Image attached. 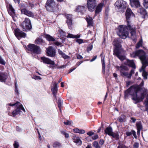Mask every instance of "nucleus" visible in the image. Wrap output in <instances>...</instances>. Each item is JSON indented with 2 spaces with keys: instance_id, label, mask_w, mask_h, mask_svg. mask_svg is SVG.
<instances>
[{
  "instance_id": "f257e3e1",
  "label": "nucleus",
  "mask_w": 148,
  "mask_h": 148,
  "mask_svg": "<svg viewBox=\"0 0 148 148\" xmlns=\"http://www.w3.org/2000/svg\"><path fill=\"white\" fill-rule=\"evenodd\" d=\"M135 14L131 10L127 8L125 12V16L127 23V28L125 25H120L119 27V32L118 34L121 38L125 39L128 36L127 30L129 29L130 32L131 37L134 41L136 40V35L135 27L132 25L130 21V18L132 16H134Z\"/></svg>"
},
{
  "instance_id": "f03ea898",
  "label": "nucleus",
  "mask_w": 148,
  "mask_h": 148,
  "mask_svg": "<svg viewBox=\"0 0 148 148\" xmlns=\"http://www.w3.org/2000/svg\"><path fill=\"white\" fill-rule=\"evenodd\" d=\"M145 94V92H141V89L139 86L133 85L125 91V97L126 98L129 95H131L133 100L142 101L144 98Z\"/></svg>"
},
{
  "instance_id": "7ed1b4c3",
  "label": "nucleus",
  "mask_w": 148,
  "mask_h": 148,
  "mask_svg": "<svg viewBox=\"0 0 148 148\" xmlns=\"http://www.w3.org/2000/svg\"><path fill=\"white\" fill-rule=\"evenodd\" d=\"M116 68L119 71L120 75L121 76L125 77L128 79L131 78V75L129 73L127 72L129 69L126 66L123 65H122L120 66H116Z\"/></svg>"
},
{
  "instance_id": "20e7f679",
  "label": "nucleus",
  "mask_w": 148,
  "mask_h": 148,
  "mask_svg": "<svg viewBox=\"0 0 148 148\" xmlns=\"http://www.w3.org/2000/svg\"><path fill=\"white\" fill-rule=\"evenodd\" d=\"M116 68L119 71L120 75L121 76L125 77L128 79L131 78V75L129 73L127 72L129 69L126 66L123 65H122L120 66H116Z\"/></svg>"
},
{
  "instance_id": "39448f33",
  "label": "nucleus",
  "mask_w": 148,
  "mask_h": 148,
  "mask_svg": "<svg viewBox=\"0 0 148 148\" xmlns=\"http://www.w3.org/2000/svg\"><path fill=\"white\" fill-rule=\"evenodd\" d=\"M130 55L133 58L138 57L142 62L144 60L146 57L145 53L142 50H140L133 52Z\"/></svg>"
},
{
  "instance_id": "423d86ee",
  "label": "nucleus",
  "mask_w": 148,
  "mask_h": 148,
  "mask_svg": "<svg viewBox=\"0 0 148 148\" xmlns=\"http://www.w3.org/2000/svg\"><path fill=\"white\" fill-rule=\"evenodd\" d=\"M27 49L32 53L37 54H40L41 52L40 47L34 44H29Z\"/></svg>"
},
{
  "instance_id": "0eeeda50",
  "label": "nucleus",
  "mask_w": 148,
  "mask_h": 148,
  "mask_svg": "<svg viewBox=\"0 0 148 148\" xmlns=\"http://www.w3.org/2000/svg\"><path fill=\"white\" fill-rule=\"evenodd\" d=\"M45 6L47 11L53 12L56 7L54 0H47L45 5Z\"/></svg>"
},
{
  "instance_id": "6e6552de",
  "label": "nucleus",
  "mask_w": 148,
  "mask_h": 148,
  "mask_svg": "<svg viewBox=\"0 0 148 148\" xmlns=\"http://www.w3.org/2000/svg\"><path fill=\"white\" fill-rule=\"evenodd\" d=\"M21 27L23 31H26L27 30H30L32 28V26L30 21L28 18H25L21 24Z\"/></svg>"
},
{
  "instance_id": "1a4fd4ad",
  "label": "nucleus",
  "mask_w": 148,
  "mask_h": 148,
  "mask_svg": "<svg viewBox=\"0 0 148 148\" xmlns=\"http://www.w3.org/2000/svg\"><path fill=\"white\" fill-rule=\"evenodd\" d=\"M127 3L123 0L117 1L115 4V5L119 9L120 12H123L125 8Z\"/></svg>"
},
{
  "instance_id": "9d476101",
  "label": "nucleus",
  "mask_w": 148,
  "mask_h": 148,
  "mask_svg": "<svg viewBox=\"0 0 148 148\" xmlns=\"http://www.w3.org/2000/svg\"><path fill=\"white\" fill-rule=\"evenodd\" d=\"M121 40L120 38H116L112 42L113 45L115 47L114 51L116 50H121Z\"/></svg>"
},
{
  "instance_id": "9b49d317",
  "label": "nucleus",
  "mask_w": 148,
  "mask_h": 148,
  "mask_svg": "<svg viewBox=\"0 0 148 148\" xmlns=\"http://www.w3.org/2000/svg\"><path fill=\"white\" fill-rule=\"evenodd\" d=\"M88 8L89 11L92 12L97 5L96 0H88Z\"/></svg>"
},
{
  "instance_id": "f8f14e48",
  "label": "nucleus",
  "mask_w": 148,
  "mask_h": 148,
  "mask_svg": "<svg viewBox=\"0 0 148 148\" xmlns=\"http://www.w3.org/2000/svg\"><path fill=\"white\" fill-rule=\"evenodd\" d=\"M41 59L42 61L44 63L51 64V65L49 66L50 68L53 69L55 67V63L54 62L48 58L41 57Z\"/></svg>"
},
{
  "instance_id": "ddd939ff",
  "label": "nucleus",
  "mask_w": 148,
  "mask_h": 148,
  "mask_svg": "<svg viewBox=\"0 0 148 148\" xmlns=\"http://www.w3.org/2000/svg\"><path fill=\"white\" fill-rule=\"evenodd\" d=\"M113 52L114 55L116 56L121 60L122 61L125 59V56L121 54V50H116L113 51Z\"/></svg>"
},
{
  "instance_id": "4468645a",
  "label": "nucleus",
  "mask_w": 148,
  "mask_h": 148,
  "mask_svg": "<svg viewBox=\"0 0 148 148\" xmlns=\"http://www.w3.org/2000/svg\"><path fill=\"white\" fill-rule=\"evenodd\" d=\"M47 53L48 56L53 57L55 55V50L52 47L49 46L47 49Z\"/></svg>"
},
{
  "instance_id": "2eb2a0df",
  "label": "nucleus",
  "mask_w": 148,
  "mask_h": 148,
  "mask_svg": "<svg viewBox=\"0 0 148 148\" xmlns=\"http://www.w3.org/2000/svg\"><path fill=\"white\" fill-rule=\"evenodd\" d=\"M14 34L19 39V37H25L26 34L20 30L19 29H17L14 31Z\"/></svg>"
},
{
  "instance_id": "dca6fc26",
  "label": "nucleus",
  "mask_w": 148,
  "mask_h": 148,
  "mask_svg": "<svg viewBox=\"0 0 148 148\" xmlns=\"http://www.w3.org/2000/svg\"><path fill=\"white\" fill-rule=\"evenodd\" d=\"M66 16L67 19L66 21V23L67 24L69 29H71L72 28L71 25L72 24V15L71 14H67L66 15Z\"/></svg>"
},
{
  "instance_id": "f3484780",
  "label": "nucleus",
  "mask_w": 148,
  "mask_h": 148,
  "mask_svg": "<svg viewBox=\"0 0 148 148\" xmlns=\"http://www.w3.org/2000/svg\"><path fill=\"white\" fill-rule=\"evenodd\" d=\"M21 12L22 14H25L28 16L33 17L34 16V14L32 12L25 8L22 9L21 10Z\"/></svg>"
},
{
  "instance_id": "a211bd4d",
  "label": "nucleus",
  "mask_w": 148,
  "mask_h": 148,
  "mask_svg": "<svg viewBox=\"0 0 148 148\" xmlns=\"http://www.w3.org/2000/svg\"><path fill=\"white\" fill-rule=\"evenodd\" d=\"M20 106H18L17 107H16V109L12 112V115H11L10 112H9L8 114V115L10 116L14 117L18 114H19L21 112L20 110H22L21 108L20 107Z\"/></svg>"
},
{
  "instance_id": "6ab92c4d",
  "label": "nucleus",
  "mask_w": 148,
  "mask_h": 148,
  "mask_svg": "<svg viewBox=\"0 0 148 148\" xmlns=\"http://www.w3.org/2000/svg\"><path fill=\"white\" fill-rule=\"evenodd\" d=\"M72 139L74 142L77 145H80L82 143V142L78 136L75 135H73Z\"/></svg>"
},
{
  "instance_id": "aec40b11",
  "label": "nucleus",
  "mask_w": 148,
  "mask_h": 148,
  "mask_svg": "<svg viewBox=\"0 0 148 148\" xmlns=\"http://www.w3.org/2000/svg\"><path fill=\"white\" fill-rule=\"evenodd\" d=\"M58 90V87L56 83L55 82L53 85V87L52 88L51 90L53 97L57 99L56 94Z\"/></svg>"
},
{
  "instance_id": "412c9836",
  "label": "nucleus",
  "mask_w": 148,
  "mask_h": 148,
  "mask_svg": "<svg viewBox=\"0 0 148 148\" xmlns=\"http://www.w3.org/2000/svg\"><path fill=\"white\" fill-rule=\"evenodd\" d=\"M86 7L84 6L78 5L77 6L75 11L76 12L83 13L86 11Z\"/></svg>"
},
{
  "instance_id": "4be33fe9",
  "label": "nucleus",
  "mask_w": 148,
  "mask_h": 148,
  "mask_svg": "<svg viewBox=\"0 0 148 148\" xmlns=\"http://www.w3.org/2000/svg\"><path fill=\"white\" fill-rule=\"evenodd\" d=\"M130 4L132 7H134L135 6L136 8L140 7V2L138 0H130Z\"/></svg>"
},
{
  "instance_id": "5701e85b",
  "label": "nucleus",
  "mask_w": 148,
  "mask_h": 148,
  "mask_svg": "<svg viewBox=\"0 0 148 148\" xmlns=\"http://www.w3.org/2000/svg\"><path fill=\"white\" fill-rule=\"evenodd\" d=\"M7 106H15L16 107H17L18 106H20V107L21 108V110L24 112H25V111L24 109V108L23 107V105L21 104L19 102H17L16 103H9L7 105Z\"/></svg>"
},
{
  "instance_id": "b1692460",
  "label": "nucleus",
  "mask_w": 148,
  "mask_h": 148,
  "mask_svg": "<svg viewBox=\"0 0 148 148\" xmlns=\"http://www.w3.org/2000/svg\"><path fill=\"white\" fill-rule=\"evenodd\" d=\"M141 15L143 16V17L145 18L147 15L146 11L143 8L140 7L137 11Z\"/></svg>"
},
{
  "instance_id": "393cba45",
  "label": "nucleus",
  "mask_w": 148,
  "mask_h": 148,
  "mask_svg": "<svg viewBox=\"0 0 148 148\" xmlns=\"http://www.w3.org/2000/svg\"><path fill=\"white\" fill-rule=\"evenodd\" d=\"M9 14L12 17L14 16L15 13V10L13 8L12 5L10 4L8 10Z\"/></svg>"
},
{
  "instance_id": "a878e982",
  "label": "nucleus",
  "mask_w": 148,
  "mask_h": 148,
  "mask_svg": "<svg viewBox=\"0 0 148 148\" xmlns=\"http://www.w3.org/2000/svg\"><path fill=\"white\" fill-rule=\"evenodd\" d=\"M103 5V4L102 3H101L98 4L95 11V14L96 15L98 14L101 11Z\"/></svg>"
},
{
  "instance_id": "bb28decb",
  "label": "nucleus",
  "mask_w": 148,
  "mask_h": 148,
  "mask_svg": "<svg viewBox=\"0 0 148 148\" xmlns=\"http://www.w3.org/2000/svg\"><path fill=\"white\" fill-rule=\"evenodd\" d=\"M8 77L5 73H0V81L1 82H4Z\"/></svg>"
},
{
  "instance_id": "cd10ccee",
  "label": "nucleus",
  "mask_w": 148,
  "mask_h": 148,
  "mask_svg": "<svg viewBox=\"0 0 148 148\" xmlns=\"http://www.w3.org/2000/svg\"><path fill=\"white\" fill-rule=\"evenodd\" d=\"M103 54V53L102 52L100 56L101 57V63L102 65V72L104 74L105 73V65L104 62V57L102 55Z\"/></svg>"
},
{
  "instance_id": "c85d7f7f",
  "label": "nucleus",
  "mask_w": 148,
  "mask_h": 148,
  "mask_svg": "<svg viewBox=\"0 0 148 148\" xmlns=\"http://www.w3.org/2000/svg\"><path fill=\"white\" fill-rule=\"evenodd\" d=\"M104 132L106 134L110 136L113 132L112 127H107L105 130Z\"/></svg>"
},
{
  "instance_id": "c756f323",
  "label": "nucleus",
  "mask_w": 148,
  "mask_h": 148,
  "mask_svg": "<svg viewBox=\"0 0 148 148\" xmlns=\"http://www.w3.org/2000/svg\"><path fill=\"white\" fill-rule=\"evenodd\" d=\"M132 134L135 138H137V136L136 134V132L134 130H132L131 132H127L126 133V135L127 136H130Z\"/></svg>"
},
{
  "instance_id": "7c9ffc66",
  "label": "nucleus",
  "mask_w": 148,
  "mask_h": 148,
  "mask_svg": "<svg viewBox=\"0 0 148 148\" xmlns=\"http://www.w3.org/2000/svg\"><path fill=\"white\" fill-rule=\"evenodd\" d=\"M127 64L130 66L132 67L134 69L136 68L135 65L134 63L133 60H127Z\"/></svg>"
},
{
  "instance_id": "2f4dec72",
  "label": "nucleus",
  "mask_w": 148,
  "mask_h": 148,
  "mask_svg": "<svg viewBox=\"0 0 148 148\" xmlns=\"http://www.w3.org/2000/svg\"><path fill=\"white\" fill-rule=\"evenodd\" d=\"M44 43V40L41 38H37L35 40V43L37 45H42Z\"/></svg>"
},
{
  "instance_id": "473e14b6",
  "label": "nucleus",
  "mask_w": 148,
  "mask_h": 148,
  "mask_svg": "<svg viewBox=\"0 0 148 148\" xmlns=\"http://www.w3.org/2000/svg\"><path fill=\"white\" fill-rule=\"evenodd\" d=\"M110 136H112V137L115 138L116 140H118L119 138V135L118 132H113Z\"/></svg>"
},
{
  "instance_id": "72a5a7b5",
  "label": "nucleus",
  "mask_w": 148,
  "mask_h": 148,
  "mask_svg": "<svg viewBox=\"0 0 148 148\" xmlns=\"http://www.w3.org/2000/svg\"><path fill=\"white\" fill-rule=\"evenodd\" d=\"M45 38L49 41H54L55 40V39L53 37L48 34L45 35Z\"/></svg>"
},
{
  "instance_id": "f704fd0d",
  "label": "nucleus",
  "mask_w": 148,
  "mask_h": 148,
  "mask_svg": "<svg viewBox=\"0 0 148 148\" xmlns=\"http://www.w3.org/2000/svg\"><path fill=\"white\" fill-rule=\"evenodd\" d=\"M145 67H143V66H142V69L143 70V73L142 75L144 77V79H147V73L144 70V69Z\"/></svg>"
},
{
  "instance_id": "c9c22d12",
  "label": "nucleus",
  "mask_w": 148,
  "mask_h": 148,
  "mask_svg": "<svg viewBox=\"0 0 148 148\" xmlns=\"http://www.w3.org/2000/svg\"><path fill=\"white\" fill-rule=\"evenodd\" d=\"M86 20L88 26L92 25L93 22L92 18L90 17H87L86 18Z\"/></svg>"
},
{
  "instance_id": "e433bc0d",
  "label": "nucleus",
  "mask_w": 148,
  "mask_h": 148,
  "mask_svg": "<svg viewBox=\"0 0 148 148\" xmlns=\"http://www.w3.org/2000/svg\"><path fill=\"white\" fill-rule=\"evenodd\" d=\"M68 35L66 36L67 38H79L80 37V36L79 35H74L73 34H70L69 33H68Z\"/></svg>"
},
{
  "instance_id": "4c0bfd02",
  "label": "nucleus",
  "mask_w": 148,
  "mask_h": 148,
  "mask_svg": "<svg viewBox=\"0 0 148 148\" xmlns=\"http://www.w3.org/2000/svg\"><path fill=\"white\" fill-rule=\"evenodd\" d=\"M58 53L59 54L61 55L62 57L64 59H67L68 58L69 56L66 55L62 51L59 50H58Z\"/></svg>"
},
{
  "instance_id": "58836bf2",
  "label": "nucleus",
  "mask_w": 148,
  "mask_h": 148,
  "mask_svg": "<svg viewBox=\"0 0 148 148\" xmlns=\"http://www.w3.org/2000/svg\"><path fill=\"white\" fill-rule=\"evenodd\" d=\"M54 148H60L61 146V144L58 142H56L53 144Z\"/></svg>"
},
{
  "instance_id": "ea45409f",
  "label": "nucleus",
  "mask_w": 148,
  "mask_h": 148,
  "mask_svg": "<svg viewBox=\"0 0 148 148\" xmlns=\"http://www.w3.org/2000/svg\"><path fill=\"white\" fill-rule=\"evenodd\" d=\"M59 33L60 37L61 38H63L65 36L66 33L62 29H60L59 30Z\"/></svg>"
},
{
  "instance_id": "a19ab883",
  "label": "nucleus",
  "mask_w": 148,
  "mask_h": 148,
  "mask_svg": "<svg viewBox=\"0 0 148 148\" xmlns=\"http://www.w3.org/2000/svg\"><path fill=\"white\" fill-rule=\"evenodd\" d=\"M142 63L143 65H145V67L148 65V58H147L145 57L144 60L142 61Z\"/></svg>"
},
{
  "instance_id": "79ce46f5",
  "label": "nucleus",
  "mask_w": 148,
  "mask_h": 148,
  "mask_svg": "<svg viewBox=\"0 0 148 148\" xmlns=\"http://www.w3.org/2000/svg\"><path fill=\"white\" fill-rule=\"evenodd\" d=\"M137 130H141L143 128L140 122H137L136 123Z\"/></svg>"
},
{
  "instance_id": "37998d69",
  "label": "nucleus",
  "mask_w": 148,
  "mask_h": 148,
  "mask_svg": "<svg viewBox=\"0 0 148 148\" xmlns=\"http://www.w3.org/2000/svg\"><path fill=\"white\" fill-rule=\"evenodd\" d=\"M125 118V116L124 115H121L118 118L119 121L120 122H122L124 121Z\"/></svg>"
},
{
  "instance_id": "c03bdc74",
  "label": "nucleus",
  "mask_w": 148,
  "mask_h": 148,
  "mask_svg": "<svg viewBox=\"0 0 148 148\" xmlns=\"http://www.w3.org/2000/svg\"><path fill=\"white\" fill-rule=\"evenodd\" d=\"M145 105L146 107V110H147L148 114V96L147 97V98L146 100L145 101Z\"/></svg>"
},
{
  "instance_id": "a18cd8bd",
  "label": "nucleus",
  "mask_w": 148,
  "mask_h": 148,
  "mask_svg": "<svg viewBox=\"0 0 148 148\" xmlns=\"http://www.w3.org/2000/svg\"><path fill=\"white\" fill-rule=\"evenodd\" d=\"M58 107L59 108L60 110H61L62 105V102L61 100L60 99V98H59L58 101Z\"/></svg>"
},
{
  "instance_id": "49530a36",
  "label": "nucleus",
  "mask_w": 148,
  "mask_h": 148,
  "mask_svg": "<svg viewBox=\"0 0 148 148\" xmlns=\"http://www.w3.org/2000/svg\"><path fill=\"white\" fill-rule=\"evenodd\" d=\"M142 40H141L139 41L136 46V48L137 49L139 48L140 47L142 46Z\"/></svg>"
},
{
  "instance_id": "de8ad7c7",
  "label": "nucleus",
  "mask_w": 148,
  "mask_h": 148,
  "mask_svg": "<svg viewBox=\"0 0 148 148\" xmlns=\"http://www.w3.org/2000/svg\"><path fill=\"white\" fill-rule=\"evenodd\" d=\"M15 92L16 94L17 95L19 94V92L18 91V88L17 87V82H15Z\"/></svg>"
},
{
  "instance_id": "09e8293b",
  "label": "nucleus",
  "mask_w": 148,
  "mask_h": 148,
  "mask_svg": "<svg viewBox=\"0 0 148 148\" xmlns=\"http://www.w3.org/2000/svg\"><path fill=\"white\" fill-rule=\"evenodd\" d=\"M93 146L96 148H100V147L99 145L98 142L97 141H95L93 143Z\"/></svg>"
},
{
  "instance_id": "8fccbe9b",
  "label": "nucleus",
  "mask_w": 148,
  "mask_h": 148,
  "mask_svg": "<svg viewBox=\"0 0 148 148\" xmlns=\"http://www.w3.org/2000/svg\"><path fill=\"white\" fill-rule=\"evenodd\" d=\"M144 3H143L144 7L146 8H148V0H144Z\"/></svg>"
},
{
  "instance_id": "3c124183",
  "label": "nucleus",
  "mask_w": 148,
  "mask_h": 148,
  "mask_svg": "<svg viewBox=\"0 0 148 148\" xmlns=\"http://www.w3.org/2000/svg\"><path fill=\"white\" fill-rule=\"evenodd\" d=\"M0 64L3 65H5V61L2 58L1 56H0Z\"/></svg>"
},
{
  "instance_id": "603ef678",
  "label": "nucleus",
  "mask_w": 148,
  "mask_h": 148,
  "mask_svg": "<svg viewBox=\"0 0 148 148\" xmlns=\"http://www.w3.org/2000/svg\"><path fill=\"white\" fill-rule=\"evenodd\" d=\"M13 145L14 148H18L19 146L18 143L16 141L14 142Z\"/></svg>"
},
{
  "instance_id": "864d4df0",
  "label": "nucleus",
  "mask_w": 148,
  "mask_h": 148,
  "mask_svg": "<svg viewBox=\"0 0 148 148\" xmlns=\"http://www.w3.org/2000/svg\"><path fill=\"white\" fill-rule=\"evenodd\" d=\"M32 78L35 80L41 79V78L38 76H34L32 77Z\"/></svg>"
},
{
  "instance_id": "5fc2aeb1",
  "label": "nucleus",
  "mask_w": 148,
  "mask_h": 148,
  "mask_svg": "<svg viewBox=\"0 0 148 148\" xmlns=\"http://www.w3.org/2000/svg\"><path fill=\"white\" fill-rule=\"evenodd\" d=\"M54 43L55 45L57 46H62V43L58 41L55 42Z\"/></svg>"
},
{
  "instance_id": "6e6d98bb",
  "label": "nucleus",
  "mask_w": 148,
  "mask_h": 148,
  "mask_svg": "<svg viewBox=\"0 0 148 148\" xmlns=\"http://www.w3.org/2000/svg\"><path fill=\"white\" fill-rule=\"evenodd\" d=\"M139 144L137 142L134 143V148H138L139 146Z\"/></svg>"
},
{
  "instance_id": "4d7b16f0",
  "label": "nucleus",
  "mask_w": 148,
  "mask_h": 148,
  "mask_svg": "<svg viewBox=\"0 0 148 148\" xmlns=\"http://www.w3.org/2000/svg\"><path fill=\"white\" fill-rule=\"evenodd\" d=\"M134 69L133 68V69L131 70L130 73H129L130 75H131V77L132 75L134 73V69Z\"/></svg>"
},
{
  "instance_id": "13d9d810",
  "label": "nucleus",
  "mask_w": 148,
  "mask_h": 148,
  "mask_svg": "<svg viewBox=\"0 0 148 148\" xmlns=\"http://www.w3.org/2000/svg\"><path fill=\"white\" fill-rule=\"evenodd\" d=\"M119 145L118 146L117 148H125V146L122 144H120V143H119Z\"/></svg>"
},
{
  "instance_id": "bf43d9fd",
  "label": "nucleus",
  "mask_w": 148,
  "mask_h": 148,
  "mask_svg": "<svg viewBox=\"0 0 148 148\" xmlns=\"http://www.w3.org/2000/svg\"><path fill=\"white\" fill-rule=\"evenodd\" d=\"M85 132V131L83 130H79L78 133L79 134H83Z\"/></svg>"
},
{
  "instance_id": "052dcab7",
  "label": "nucleus",
  "mask_w": 148,
  "mask_h": 148,
  "mask_svg": "<svg viewBox=\"0 0 148 148\" xmlns=\"http://www.w3.org/2000/svg\"><path fill=\"white\" fill-rule=\"evenodd\" d=\"M64 123L66 125H69L71 124V122L69 121H67V122H64Z\"/></svg>"
},
{
  "instance_id": "680f3d73",
  "label": "nucleus",
  "mask_w": 148,
  "mask_h": 148,
  "mask_svg": "<svg viewBox=\"0 0 148 148\" xmlns=\"http://www.w3.org/2000/svg\"><path fill=\"white\" fill-rule=\"evenodd\" d=\"M77 42L80 44L83 42V40L82 39H79L77 40Z\"/></svg>"
},
{
  "instance_id": "e2e57ef3",
  "label": "nucleus",
  "mask_w": 148,
  "mask_h": 148,
  "mask_svg": "<svg viewBox=\"0 0 148 148\" xmlns=\"http://www.w3.org/2000/svg\"><path fill=\"white\" fill-rule=\"evenodd\" d=\"M92 48V45H91L89 47H88L87 48V50L88 51H91Z\"/></svg>"
},
{
  "instance_id": "0e129e2a",
  "label": "nucleus",
  "mask_w": 148,
  "mask_h": 148,
  "mask_svg": "<svg viewBox=\"0 0 148 148\" xmlns=\"http://www.w3.org/2000/svg\"><path fill=\"white\" fill-rule=\"evenodd\" d=\"M79 129L77 128L74 129L73 130V131L75 133H78Z\"/></svg>"
},
{
  "instance_id": "69168bd1",
  "label": "nucleus",
  "mask_w": 148,
  "mask_h": 148,
  "mask_svg": "<svg viewBox=\"0 0 148 148\" xmlns=\"http://www.w3.org/2000/svg\"><path fill=\"white\" fill-rule=\"evenodd\" d=\"M103 143L104 140L103 139H100L99 142V144L100 145H102Z\"/></svg>"
},
{
  "instance_id": "338daca9",
  "label": "nucleus",
  "mask_w": 148,
  "mask_h": 148,
  "mask_svg": "<svg viewBox=\"0 0 148 148\" xmlns=\"http://www.w3.org/2000/svg\"><path fill=\"white\" fill-rule=\"evenodd\" d=\"M92 139L94 140H95L98 138V136L97 135H95L92 136Z\"/></svg>"
},
{
  "instance_id": "774afa93",
  "label": "nucleus",
  "mask_w": 148,
  "mask_h": 148,
  "mask_svg": "<svg viewBox=\"0 0 148 148\" xmlns=\"http://www.w3.org/2000/svg\"><path fill=\"white\" fill-rule=\"evenodd\" d=\"M87 134L89 136H91L94 134V133L92 132H88Z\"/></svg>"
}]
</instances>
